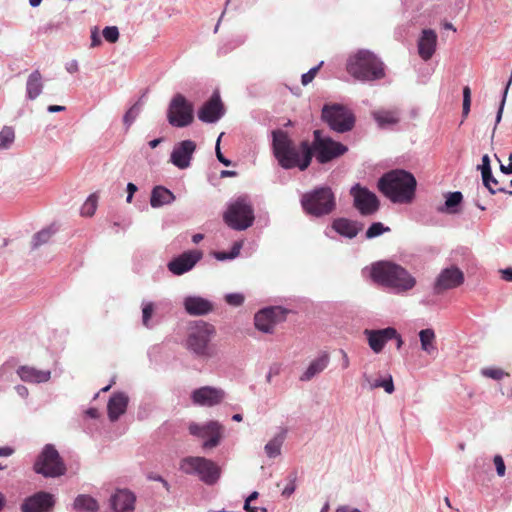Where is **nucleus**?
<instances>
[{"mask_svg":"<svg viewBox=\"0 0 512 512\" xmlns=\"http://www.w3.org/2000/svg\"><path fill=\"white\" fill-rule=\"evenodd\" d=\"M272 149L278 164L283 169L299 168L306 170L312 160V149L308 141L297 146L284 130L272 131Z\"/></svg>","mask_w":512,"mask_h":512,"instance_id":"obj_1","label":"nucleus"},{"mask_svg":"<svg viewBox=\"0 0 512 512\" xmlns=\"http://www.w3.org/2000/svg\"><path fill=\"white\" fill-rule=\"evenodd\" d=\"M416 185L415 177L401 169L387 172L378 180L379 191L393 203H410L414 199Z\"/></svg>","mask_w":512,"mask_h":512,"instance_id":"obj_2","label":"nucleus"},{"mask_svg":"<svg viewBox=\"0 0 512 512\" xmlns=\"http://www.w3.org/2000/svg\"><path fill=\"white\" fill-rule=\"evenodd\" d=\"M371 276L378 284L395 293H405L416 285V279L404 267L390 261H380L372 266Z\"/></svg>","mask_w":512,"mask_h":512,"instance_id":"obj_3","label":"nucleus"},{"mask_svg":"<svg viewBox=\"0 0 512 512\" xmlns=\"http://www.w3.org/2000/svg\"><path fill=\"white\" fill-rule=\"evenodd\" d=\"M215 335L216 329L212 324L193 321L187 328L185 348L197 358L211 359L217 355V347L212 343Z\"/></svg>","mask_w":512,"mask_h":512,"instance_id":"obj_4","label":"nucleus"},{"mask_svg":"<svg viewBox=\"0 0 512 512\" xmlns=\"http://www.w3.org/2000/svg\"><path fill=\"white\" fill-rule=\"evenodd\" d=\"M347 72L355 79L370 82L385 76L383 62L369 50H359L347 60Z\"/></svg>","mask_w":512,"mask_h":512,"instance_id":"obj_5","label":"nucleus"},{"mask_svg":"<svg viewBox=\"0 0 512 512\" xmlns=\"http://www.w3.org/2000/svg\"><path fill=\"white\" fill-rule=\"evenodd\" d=\"M301 206L310 216L329 215L336 207L335 196L329 187H319L306 192L301 197Z\"/></svg>","mask_w":512,"mask_h":512,"instance_id":"obj_6","label":"nucleus"},{"mask_svg":"<svg viewBox=\"0 0 512 512\" xmlns=\"http://www.w3.org/2000/svg\"><path fill=\"white\" fill-rule=\"evenodd\" d=\"M225 223L237 231L246 230L252 226L255 216L254 209L248 196H239L232 200L223 215Z\"/></svg>","mask_w":512,"mask_h":512,"instance_id":"obj_7","label":"nucleus"},{"mask_svg":"<svg viewBox=\"0 0 512 512\" xmlns=\"http://www.w3.org/2000/svg\"><path fill=\"white\" fill-rule=\"evenodd\" d=\"M179 469L197 476L206 485H214L220 478V467L210 459L200 456H188L180 461Z\"/></svg>","mask_w":512,"mask_h":512,"instance_id":"obj_8","label":"nucleus"},{"mask_svg":"<svg viewBox=\"0 0 512 512\" xmlns=\"http://www.w3.org/2000/svg\"><path fill=\"white\" fill-rule=\"evenodd\" d=\"M34 471L46 478H56L66 472V466L52 444H46L35 460Z\"/></svg>","mask_w":512,"mask_h":512,"instance_id":"obj_9","label":"nucleus"},{"mask_svg":"<svg viewBox=\"0 0 512 512\" xmlns=\"http://www.w3.org/2000/svg\"><path fill=\"white\" fill-rule=\"evenodd\" d=\"M322 119L338 133H345L354 127L355 117L352 112L341 104L324 105Z\"/></svg>","mask_w":512,"mask_h":512,"instance_id":"obj_10","label":"nucleus"},{"mask_svg":"<svg viewBox=\"0 0 512 512\" xmlns=\"http://www.w3.org/2000/svg\"><path fill=\"white\" fill-rule=\"evenodd\" d=\"M313 134L314 140L312 144H310V147L312 149V156L315 155L319 163H327L347 151L345 145L332 140L330 137L322 136L320 130H315Z\"/></svg>","mask_w":512,"mask_h":512,"instance_id":"obj_11","label":"nucleus"},{"mask_svg":"<svg viewBox=\"0 0 512 512\" xmlns=\"http://www.w3.org/2000/svg\"><path fill=\"white\" fill-rule=\"evenodd\" d=\"M194 119L193 105L180 93L170 101L167 120L173 127L183 128L189 126Z\"/></svg>","mask_w":512,"mask_h":512,"instance_id":"obj_12","label":"nucleus"},{"mask_svg":"<svg viewBox=\"0 0 512 512\" xmlns=\"http://www.w3.org/2000/svg\"><path fill=\"white\" fill-rule=\"evenodd\" d=\"M189 432L195 437L206 439L202 445L204 449H212L221 441L222 425L217 421H209L203 425L191 423Z\"/></svg>","mask_w":512,"mask_h":512,"instance_id":"obj_13","label":"nucleus"},{"mask_svg":"<svg viewBox=\"0 0 512 512\" xmlns=\"http://www.w3.org/2000/svg\"><path fill=\"white\" fill-rule=\"evenodd\" d=\"M350 194L354 199V206L362 215H372L379 209L377 196L366 187L356 184L351 188Z\"/></svg>","mask_w":512,"mask_h":512,"instance_id":"obj_14","label":"nucleus"},{"mask_svg":"<svg viewBox=\"0 0 512 512\" xmlns=\"http://www.w3.org/2000/svg\"><path fill=\"white\" fill-rule=\"evenodd\" d=\"M286 313L280 306L264 308L255 315V327L264 333H272L275 325L285 319Z\"/></svg>","mask_w":512,"mask_h":512,"instance_id":"obj_15","label":"nucleus"},{"mask_svg":"<svg viewBox=\"0 0 512 512\" xmlns=\"http://www.w3.org/2000/svg\"><path fill=\"white\" fill-rule=\"evenodd\" d=\"M202 257L200 250H188L173 258L167 267L172 274L180 276L192 270Z\"/></svg>","mask_w":512,"mask_h":512,"instance_id":"obj_16","label":"nucleus"},{"mask_svg":"<svg viewBox=\"0 0 512 512\" xmlns=\"http://www.w3.org/2000/svg\"><path fill=\"white\" fill-rule=\"evenodd\" d=\"M52 494L44 491L27 497L20 506L21 512H49L54 506Z\"/></svg>","mask_w":512,"mask_h":512,"instance_id":"obj_17","label":"nucleus"},{"mask_svg":"<svg viewBox=\"0 0 512 512\" xmlns=\"http://www.w3.org/2000/svg\"><path fill=\"white\" fill-rule=\"evenodd\" d=\"M464 281L463 272L457 267L446 268L441 271L434 284V292L440 294L445 290L460 286Z\"/></svg>","mask_w":512,"mask_h":512,"instance_id":"obj_18","label":"nucleus"},{"mask_svg":"<svg viewBox=\"0 0 512 512\" xmlns=\"http://www.w3.org/2000/svg\"><path fill=\"white\" fill-rule=\"evenodd\" d=\"M196 144L192 140H183L177 143L170 155L171 163L179 169H186L190 166Z\"/></svg>","mask_w":512,"mask_h":512,"instance_id":"obj_19","label":"nucleus"},{"mask_svg":"<svg viewBox=\"0 0 512 512\" xmlns=\"http://www.w3.org/2000/svg\"><path fill=\"white\" fill-rule=\"evenodd\" d=\"M224 106L220 96L215 93L198 111V118L204 123H215L224 115Z\"/></svg>","mask_w":512,"mask_h":512,"instance_id":"obj_20","label":"nucleus"},{"mask_svg":"<svg viewBox=\"0 0 512 512\" xmlns=\"http://www.w3.org/2000/svg\"><path fill=\"white\" fill-rule=\"evenodd\" d=\"M364 334L367 337L369 347L374 353H380L385 344L397 336V330L393 327H387L379 330L366 329Z\"/></svg>","mask_w":512,"mask_h":512,"instance_id":"obj_21","label":"nucleus"},{"mask_svg":"<svg viewBox=\"0 0 512 512\" xmlns=\"http://www.w3.org/2000/svg\"><path fill=\"white\" fill-rule=\"evenodd\" d=\"M224 392L220 389L205 386L192 393V400L200 406H214L222 401Z\"/></svg>","mask_w":512,"mask_h":512,"instance_id":"obj_22","label":"nucleus"},{"mask_svg":"<svg viewBox=\"0 0 512 512\" xmlns=\"http://www.w3.org/2000/svg\"><path fill=\"white\" fill-rule=\"evenodd\" d=\"M185 311L191 316H203L213 311V303L201 296H187L183 299Z\"/></svg>","mask_w":512,"mask_h":512,"instance_id":"obj_23","label":"nucleus"},{"mask_svg":"<svg viewBox=\"0 0 512 512\" xmlns=\"http://www.w3.org/2000/svg\"><path fill=\"white\" fill-rule=\"evenodd\" d=\"M135 495L127 489L117 490L110 499L114 512H133L135 509Z\"/></svg>","mask_w":512,"mask_h":512,"instance_id":"obj_24","label":"nucleus"},{"mask_svg":"<svg viewBox=\"0 0 512 512\" xmlns=\"http://www.w3.org/2000/svg\"><path fill=\"white\" fill-rule=\"evenodd\" d=\"M418 53L421 59L428 61L435 53L437 46V34L432 29H424L418 39Z\"/></svg>","mask_w":512,"mask_h":512,"instance_id":"obj_25","label":"nucleus"},{"mask_svg":"<svg viewBox=\"0 0 512 512\" xmlns=\"http://www.w3.org/2000/svg\"><path fill=\"white\" fill-rule=\"evenodd\" d=\"M129 398L124 392L114 393L107 404L108 418L111 422L117 421L126 412Z\"/></svg>","mask_w":512,"mask_h":512,"instance_id":"obj_26","label":"nucleus"},{"mask_svg":"<svg viewBox=\"0 0 512 512\" xmlns=\"http://www.w3.org/2000/svg\"><path fill=\"white\" fill-rule=\"evenodd\" d=\"M20 379L28 383H44L50 380L51 372L49 370H39L31 366H20L17 369Z\"/></svg>","mask_w":512,"mask_h":512,"instance_id":"obj_27","label":"nucleus"},{"mask_svg":"<svg viewBox=\"0 0 512 512\" xmlns=\"http://www.w3.org/2000/svg\"><path fill=\"white\" fill-rule=\"evenodd\" d=\"M362 224L356 221H352L346 218L335 219L332 223V228L341 236L347 238H354L357 236L359 231L362 230Z\"/></svg>","mask_w":512,"mask_h":512,"instance_id":"obj_28","label":"nucleus"},{"mask_svg":"<svg viewBox=\"0 0 512 512\" xmlns=\"http://www.w3.org/2000/svg\"><path fill=\"white\" fill-rule=\"evenodd\" d=\"M330 358L327 352H322L314 359L305 372L300 376L301 381H310L313 377L321 373L329 364Z\"/></svg>","mask_w":512,"mask_h":512,"instance_id":"obj_29","label":"nucleus"},{"mask_svg":"<svg viewBox=\"0 0 512 512\" xmlns=\"http://www.w3.org/2000/svg\"><path fill=\"white\" fill-rule=\"evenodd\" d=\"M174 201L175 195L164 186H155L151 191L150 205L153 208H159Z\"/></svg>","mask_w":512,"mask_h":512,"instance_id":"obj_30","label":"nucleus"},{"mask_svg":"<svg viewBox=\"0 0 512 512\" xmlns=\"http://www.w3.org/2000/svg\"><path fill=\"white\" fill-rule=\"evenodd\" d=\"M372 116L380 128H387L395 125L400 120V113L398 110H385L380 109L372 112Z\"/></svg>","mask_w":512,"mask_h":512,"instance_id":"obj_31","label":"nucleus"},{"mask_svg":"<svg viewBox=\"0 0 512 512\" xmlns=\"http://www.w3.org/2000/svg\"><path fill=\"white\" fill-rule=\"evenodd\" d=\"M43 90L42 75L39 70H34L26 82V96L29 100H35Z\"/></svg>","mask_w":512,"mask_h":512,"instance_id":"obj_32","label":"nucleus"},{"mask_svg":"<svg viewBox=\"0 0 512 512\" xmlns=\"http://www.w3.org/2000/svg\"><path fill=\"white\" fill-rule=\"evenodd\" d=\"M463 195L460 191L448 192L445 195V203L437 208L440 213L455 214L459 212V206L462 203Z\"/></svg>","mask_w":512,"mask_h":512,"instance_id":"obj_33","label":"nucleus"},{"mask_svg":"<svg viewBox=\"0 0 512 512\" xmlns=\"http://www.w3.org/2000/svg\"><path fill=\"white\" fill-rule=\"evenodd\" d=\"M73 508L76 512H95L99 509V505L93 497L81 494L75 498Z\"/></svg>","mask_w":512,"mask_h":512,"instance_id":"obj_34","label":"nucleus"},{"mask_svg":"<svg viewBox=\"0 0 512 512\" xmlns=\"http://www.w3.org/2000/svg\"><path fill=\"white\" fill-rule=\"evenodd\" d=\"M419 338L421 343V349L429 355L434 354L437 351L435 345V333L432 329L427 328L419 332Z\"/></svg>","mask_w":512,"mask_h":512,"instance_id":"obj_35","label":"nucleus"},{"mask_svg":"<svg viewBox=\"0 0 512 512\" xmlns=\"http://www.w3.org/2000/svg\"><path fill=\"white\" fill-rule=\"evenodd\" d=\"M285 432L274 436L264 447L265 453L269 458H275L281 453V446L284 442Z\"/></svg>","mask_w":512,"mask_h":512,"instance_id":"obj_36","label":"nucleus"},{"mask_svg":"<svg viewBox=\"0 0 512 512\" xmlns=\"http://www.w3.org/2000/svg\"><path fill=\"white\" fill-rule=\"evenodd\" d=\"M56 227L54 225H51L47 228L42 229L41 231L37 232L32 239V247L38 248L39 246L47 243L53 234L56 232Z\"/></svg>","mask_w":512,"mask_h":512,"instance_id":"obj_37","label":"nucleus"},{"mask_svg":"<svg viewBox=\"0 0 512 512\" xmlns=\"http://www.w3.org/2000/svg\"><path fill=\"white\" fill-rule=\"evenodd\" d=\"M142 100H138L135 104H133L129 110L125 113L123 117V122L126 125L127 129L132 125L135 119L139 116L142 110Z\"/></svg>","mask_w":512,"mask_h":512,"instance_id":"obj_38","label":"nucleus"},{"mask_svg":"<svg viewBox=\"0 0 512 512\" xmlns=\"http://www.w3.org/2000/svg\"><path fill=\"white\" fill-rule=\"evenodd\" d=\"M15 139V133L13 128L9 126H4L0 131V148L7 149L9 148Z\"/></svg>","mask_w":512,"mask_h":512,"instance_id":"obj_39","label":"nucleus"},{"mask_svg":"<svg viewBox=\"0 0 512 512\" xmlns=\"http://www.w3.org/2000/svg\"><path fill=\"white\" fill-rule=\"evenodd\" d=\"M154 312V304L152 302H142V324L146 328H152L151 318Z\"/></svg>","mask_w":512,"mask_h":512,"instance_id":"obj_40","label":"nucleus"},{"mask_svg":"<svg viewBox=\"0 0 512 512\" xmlns=\"http://www.w3.org/2000/svg\"><path fill=\"white\" fill-rule=\"evenodd\" d=\"M97 199L95 194L90 195L81 207V215L92 216L97 208Z\"/></svg>","mask_w":512,"mask_h":512,"instance_id":"obj_41","label":"nucleus"},{"mask_svg":"<svg viewBox=\"0 0 512 512\" xmlns=\"http://www.w3.org/2000/svg\"><path fill=\"white\" fill-rule=\"evenodd\" d=\"M389 227H385L381 222H374L370 225V227L366 231V238L372 239L377 236H380L384 232L389 231Z\"/></svg>","mask_w":512,"mask_h":512,"instance_id":"obj_42","label":"nucleus"},{"mask_svg":"<svg viewBox=\"0 0 512 512\" xmlns=\"http://www.w3.org/2000/svg\"><path fill=\"white\" fill-rule=\"evenodd\" d=\"M484 186L489 190L491 194H496L497 192L508 193L512 195V191L506 190V188L499 186L498 180L491 174V177L487 180V182H483Z\"/></svg>","mask_w":512,"mask_h":512,"instance_id":"obj_43","label":"nucleus"},{"mask_svg":"<svg viewBox=\"0 0 512 512\" xmlns=\"http://www.w3.org/2000/svg\"><path fill=\"white\" fill-rule=\"evenodd\" d=\"M471 107V89L469 86L463 88V106L462 117L465 119L470 113Z\"/></svg>","mask_w":512,"mask_h":512,"instance_id":"obj_44","label":"nucleus"},{"mask_svg":"<svg viewBox=\"0 0 512 512\" xmlns=\"http://www.w3.org/2000/svg\"><path fill=\"white\" fill-rule=\"evenodd\" d=\"M478 169L481 170L482 181L487 182L489 177H491V166H490V158L487 154L483 155L482 163L478 166Z\"/></svg>","mask_w":512,"mask_h":512,"instance_id":"obj_45","label":"nucleus"},{"mask_svg":"<svg viewBox=\"0 0 512 512\" xmlns=\"http://www.w3.org/2000/svg\"><path fill=\"white\" fill-rule=\"evenodd\" d=\"M296 479H297V473L293 472L290 473L288 476L289 483L286 485V487L282 491V496L285 498H289L296 490Z\"/></svg>","mask_w":512,"mask_h":512,"instance_id":"obj_46","label":"nucleus"},{"mask_svg":"<svg viewBox=\"0 0 512 512\" xmlns=\"http://www.w3.org/2000/svg\"><path fill=\"white\" fill-rule=\"evenodd\" d=\"M102 33L105 40L110 43H115L119 39V30L116 26H107Z\"/></svg>","mask_w":512,"mask_h":512,"instance_id":"obj_47","label":"nucleus"},{"mask_svg":"<svg viewBox=\"0 0 512 512\" xmlns=\"http://www.w3.org/2000/svg\"><path fill=\"white\" fill-rule=\"evenodd\" d=\"M481 374L494 380H501L505 375H507L502 369L499 368H483L481 370Z\"/></svg>","mask_w":512,"mask_h":512,"instance_id":"obj_48","label":"nucleus"},{"mask_svg":"<svg viewBox=\"0 0 512 512\" xmlns=\"http://www.w3.org/2000/svg\"><path fill=\"white\" fill-rule=\"evenodd\" d=\"M323 64V62H320L318 66H315L311 68L308 72L304 73L301 77V82L303 85H308L310 82L313 81L315 78L320 66Z\"/></svg>","mask_w":512,"mask_h":512,"instance_id":"obj_49","label":"nucleus"},{"mask_svg":"<svg viewBox=\"0 0 512 512\" xmlns=\"http://www.w3.org/2000/svg\"><path fill=\"white\" fill-rule=\"evenodd\" d=\"M225 300L229 305L240 306L244 302V296L240 293H230L225 296Z\"/></svg>","mask_w":512,"mask_h":512,"instance_id":"obj_50","label":"nucleus"},{"mask_svg":"<svg viewBox=\"0 0 512 512\" xmlns=\"http://www.w3.org/2000/svg\"><path fill=\"white\" fill-rule=\"evenodd\" d=\"M363 378V386L368 387L370 390L380 388V385L382 384V379H372V377L367 374H364Z\"/></svg>","mask_w":512,"mask_h":512,"instance_id":"obj_51","label":"nucleus"},{"mask_svg":"<svg viewBox=\"0 0 512 512\" xmlns=\"http://www.w3.org/2000/svg\"><path fill=\"white\" fill-rule=\"evenodd\" d=\"M222 135H223V133L220 134V136L218 137L217 142H216V149H215L216 157L219 160V162H221L223 165L231 166L232 162L229 159H227L226 157H224V155L222 154L221 149H220V139H221Z\"/></svg>","mask_w":512,"mask_h":512,"instance_id":"obj_52","label":"nucleus"},{"mask_svg":"<svg viewBox=\"0 0 512 512\" xmlns=\"http://www.w3.org/2000/svg\"><path fill=\"white\" fill-rule=\"evenodd\" d=\"M493 461L496 467L497 474L500 477H503L505 475L506 470L503 458L500 455H495Z\"/></svg>","mask_w":512,"mask_h":512,"instance_id":"obj_53","label":"nucleus"},{"mask_svg":"<svg viewBox=\"0 0 512 512\" xmlns=\"http://www.w3.org/2000/svg\"><path fill=\"white\" fill-rule=\"evenodd\" d=\"M380 388H383L385 392L391 394L394 392V383L391 375H388L387 378L382 379V384Z\"/></svg>","mask_w":512,"mask_h":512,"instance_id":"obj_54","label":"nucleus"},{"mask_svg":"<svg viewBox=\"0 0 512 512\" xmlns=\"http://www.w3.org/2000/svg\"><path fill=\"white\" fill-rule=\"evenodd\" d=\"M65 69L68 73L73 74L79 70L78 62L76 60H71L66 63Z\"/></svg>","mask_w":512,"mask_h":512,"instance_id":"obj_55","label":"nucleus"},{"mask_svg":"<svg viewBox=\"0 0 512 512\" xmlns=\"http://www.w3.org/2000/svg\"><path fill=\"white\" fill-rule=\"evenodd\" d=\"M136 191H137V186L135 184H133L131 182L127 184V193H128V195H127L126 201L128 203H131L133 195H134V193Z\"/></svg>","mask_w":512,"mask_h":512,"instance_id":"obj_56","label":"nucleus"},{"mask_svg":"<svg viewBox=\"0 0 512 512\" xmlns=\"http://www.w3.org/2000/svg\"><path fill=\"white\" fill-rule=\"evenodd\" d=\"M241 247H242L241 243H239V242L234 243L231 251L228 252L231 259H234L239 255Z\"/></svg>","mask_w":512,"mask_h":512,"instance_id":"obj_57","label":"nucleus"},{"mask_svg":"<svg viewBox=\"0 0 512 512\" xmlns=\"http://www.w3.org/2000/svg\"><path fill=\"white\" fill-rule=\"evenodd\" d=\"M100 44H101V38H100L97 30L95 29L91 33V46L92 47H96V46H98Z\"/></svg>","mask_w":512,"mask_h":512,"instance_id":"obj_58","label":"nucleus"},{"mask_svg":"<svg viewBox=\"0 0 512 512\" xmlns=\"http://www.w3.org/2000/svg\"><path fill=\"white\" fill-rule=\"evenodd\" d=\"M14 450L11 447H0V457H8L12 455Z\"/></svg>","mask_w":512,"mask_h":512,"instance_id":"obj_59","label":"nucleus"},{"mask_svg":"<svg viewBox=\"0 0 512 512\" xmlns=\"http://www.w3.org/2000/svg\"><path fill=\"white\" fill-rule=\"evenodd\" d=\"M214 257L219 261L230 260L231 257L227 252H215Z\"/></svg>","mask_w":512,"mask_h":512,"instance_id":"obj_60","label":"nucleus"},{"mask_svg":"<svg viewBox=\"0 0 512 512\" xmlns=\"http://www.w3.org/2000/svg\"><path fill=\"white\" fill-rule=\"evenodd\" d=\"M15 389H16V391H17L19 396H21L23 398L28 396V389L25 386L17 385L15 387Z\"/></svg>","mask_w":512,"mask_h":512,"instance_id":"obj_61","label":"nucleus"},{"mask_svg":"<svg viewBox=\"0 0 512 512\" xmlns=\"http://www.w3.org/2000/svg\"><path fill=\"white\" fill-rule=\"evenodd\" d=\"M502 277L504 280L512 282V268L502 270Z\"/></svg>","mask_w":512,"mask_h":512,"instance_id":"obj_62","label":"nucleus"},{"mask_svg":"<svg viewBox=\"0 0 512 512\" xmlns=\"http://www.w3.org/2000/svg\"><path fill=\"white\" fill-rule=\"evenodd\" d=\"M85 414L90 417V418H93V419H96L98 418L99 416V412L96 408H89L86 410Z\"/></svg>","mask_w":512,"mask_h":512,"instance_id":"obj_63","label":"nucleus"},{"mask_svg":"<svg viewBox=\"0 0 512 512\" xmlns=\"http://www.w3.org/2000/svg\"><path fill=\"white\" fill-rule=\"evenodd\" d=\"M500 170L504 174H512V162H510L507 166L501 164L500 165Z\"/></svg>","mask_w":512,"mask_h":512,"instance_id":"obj_64","label":"nucleus"}]
</instances>
